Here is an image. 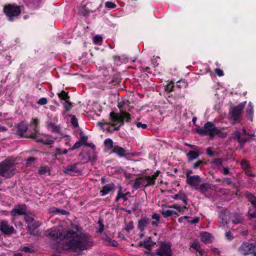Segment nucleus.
Masks as SVG:
<instances>
[{"instance_id": "obj_1", "label": "nucleus", "mask_w": 256, "mask_h": 256, "mask_svg": "<svg viewBox=\"0 0 256 256\" xmlns=\"http://www.w3.org/2000/svg\"><path fill=\"white\" fill-rule=\"evenodd\" d=\"M45 235L56 240L62 241V246L64 250L74 252L82 251L92 245L90 237L83 232L82 228L77 222H71L66 228L58 226L46 230Z\"/></svg>"}, {"instance_id": "obj_2", "label": "nucleus", "mask_w": 256, "mask_h": 256, "mask_svg": "<svg viewBox=\"0 0 256 256\" xmlns=\"http://www.w3.org/2000/svg\"><path fill=\"white\" fill-rule=\"evenodd\" d=\"M118 102V107L120 109V112H112L110 114V123L114 126L112 130L108 129V130L110 132L118 130L124 122H129L132 119L130 114L126 110H130L132 108L130 104L132 102L126 97L119 98Z\"/></svg>"}, {"instance_id": "obj_3", "label": "nucleus", "mask_w": 256, "mask_h": 256, "mask_svg": "<svg viewBox=\"0 0 256 256\" xmlns=\"http://www.w3.org/2000/svg\"><path fill=\"white\" fill-rule=\"evenodd\" d=\"M196 132L202 135H208L212 138L215 136L226 137V134L222 133L221 130L215 126V124L210 122H206L204 127L196 130Z\"/></svg>"}, {"instance_id": "obj_4", "label": "nucleus", "mask_w": 256, "mask_h": 256, "mask_svg": "<svg viewBox=\"0 0 256 256\" xmlns=\"http://www.w3.org/2000/svg\"><path fill=\"white\" fill-rule=\"evenodd\" d=\"M246 102H242L237 106L232 107L228 113V120L232 124L241 122L242 118L241 114L242 112Z\"/></svg>"}, {"instance_id": "obj_5", "label": "nucleus", "mask_w": 256, "mask_h": 256, "mask_svg": "<svg viewBox=\"0 0 256 256\" xmlns=\"http://www.w3.org/2000/svg\"><path fill=\"white\" fill-rule=\"evenodd\" d=\"M15 166L10 160H6L0 163V175L7 178L14 175Z\"/></svg>"}, {"instance_id": "obj_6", "label": "nucleus", "mask_w": 256, "mask_h": 256, "mask_svg": "<svg viewBox=\"0 0 256 256\" xmlns=\"http://www.w3.org/2000/svg\"><path fill=\"white\" fill-rule=\"evenodd\" d=\"M4 12L10 21L14 20V18L18 16L21 13V8L19 6L12 4H8L4 6Z\"/></svg>"}, {"instance_id": "obj_7", "label": "nucleus", "mask_w": 256, "mask_h": 256, "mask_svg": "<svg viewBox=\"0 0 256 256\" xmlns=\"http://www.w3.org/2000/svg\"><path fill=\"white\" fill-rule=\"evenodd\" d=\"M122 78L120 74L116 73L114 74L112 80L106 84V88H110L109 94L111 96H118L120 95L118 90L114 88L121 82Z\"/></svg>"}, {"instance_id": "obj_8", "label": "nucleus", "mask_w": 256, "mask_h": 256, "mask_svg": "<svg viewBox=\"0 0 256 256\" xmlns=\"http://www.w3.org/2000/svg\"><path fill=\"white\" fill-rule=\"evenodd\" d=\"M255 250L254 244L244 242L238 248V251L240 254L244 256L252 254L254 256H256V253L254 252Z\"/></svg>"}, {"instance_id": "obj_9", "label": "nucleus", "mask_w": 256, "mask_h": 256, "mask_svg": "<svg viewBox=\"0 0 256 256\" xmlns=\"http://www.w3.org/2000/svg\"><path fill=\"white\" fill-rule=\"evenodd\" d=\"M18 134L22 137L34 138V133L29 132L28 125L24 122L20 123L18 126Z\"/></svg>"}, {"instance_id": "obj_10", "label": "nucleus", "mask_w": 256, "mask_h": 256, "mask_svg": "<svg viewBox=\"0 0 256 256\" xmlns=\"http://www.w3.org/2000/svg\"><path fill=\"white\" fill-rule=\"evenodd\" d=\"M157 256H172L170 244L166 243H162L157 249Z\"/></svg>"}, {"instance_id": "obj_11", "label": "nucleus", "mask_w": 256, "mask_h": 256, "mask_svg": "<svg viewBox=\"0 0 256 256\" xmlns=\"http://www.w3.org/2000/svg\"><path fill=\"white\" fill-rule=\"evenodd\" d=\"M25 220L28 224V226L30 234H34L32 231L39 226L40 224L32 216L28 214L25 216Z\"/></svg>"}, {"instance_id": "obj_12", "label": "nucleus", "mask_w": 256, "mask_h": 256, "mask_svg": "<svg viewBox=\"0 0 256 256\" xmlns=\"http://www.w3.org/2000/svg\"><path fill=\"white\" fill-rule=\"evenodd\" d=\"M202 182V178L198 175H194L192 177L188 178L186 179V183L190 185V186L195 190H197L199 187V184Z\"/></svg>"}, {"instance_id": "obj_13", "label": "nucleus", "mask_w": 256, "mask_h": 256, "mask_svg": "<svg viewBox=\"0 0 256 256\" xmlns=\"http://www.w3.org/2000/svg\"><path fill=\"white\" fill-rule=\"evenodd\" d=\"M0 230L4 234H10L13 233L14 229L8 224L7 221L2 220L0 223Z\"/></svg>"}, {"instance_id": "obj_14", "label": "nucleus", "mask_w": 256, "mask_h": 256, "mask_svg": "<svg viewBox=\"0 0 256 256\" xmlns=\"http://www.w3.org/2000/svg\"><path fill=\"white\" fill-rule=\"evenodd\" d=\"M64 172L67 174H74L79 173L80 170L77 166V164H70L64 168Z\"/></svg>"}, {"instance_id": "obj_15", "label": "nucleus", "mask_w": 256, "mask_h": 256, "mask_svg": "<svg viewBox=\"0 0 256 256\" xmlns=\"http://www.w3.org/2000/svg\"><path fill=\"white\" fill-rule=\"evenodd\" d=\"M115 188V184L112 182L106 184L102 187V190L100 191V195L104 196L110 192L113 191Z\"/></svg>"}, {"instance_id": "obj_16", "label": "nucleus", "mask_w": 256, "mask_h": 256, "mask_svg": "<svg viewBox=\"0 0 256 256\" xmlns=\"http://www.w3.org/2000/svg\"><path fill=\"white\" fill-rule=\"evenodd\" d=\"M170 208H169V206L168 208L164 205L162 206L160 212L164 217L170 216L174 214L178 215L176 211L171 210Z\"/></svg>"}, {"instance_id": "obj_17", "label": "nucleus", "mask_w": 256, "mask_h": 256, "mask_svg": "<svg viewBox=\"0 0 256 256\" xmlns=\"http://www.w3.org/2000/svg\"><path fill=\"white\" fill-rule=\"evenodd\" d=\"M26 213V208L25 206H18V208H14L10 212V214L12 216H16L17 215H23Z\"/></svg>"}, {"instance_id": "obj_18", "label": "nucleus", "mask_w": 256, "mask_h": 256, "mask_svg": "<svg viewBox=\"0 0 256 256\" xmlns=\"http://www.w3.org/2000/svg\"><path fill=\"white\" fill-rule=\"evenodd\" d=\"M90 4H87L84 6H80L78 9V12L84 16H88L90 15V13H92L94 11L89 8V6Z\"/></svg>"}, {"instance_id": "obj_19", "label": "nucleus", "mask_w": 256, "mask_h": 256, "mask_svg": "<svg viewBox=\"0 0 256 256\" xmlns=\"http://www.w3.org/2000/svg\"><path fill=\"white\" fill-rule=\"evenodd\" d=\"M229 221V216L226 210L222 212L219 215V222L224 226L226 225Z\"/></svg>"}, {"instance_id": "obj_20", "label": "nucleus", "mask_w": 256, "mask_h": 256, "mask_svg": "<svg viewBox=\"0 0 256 256\" xmlns=\"http://www.w3.org/2000/svg\"><path fill=\"white\" fill-rule=\"evenodd\" d=\"M150 220L147 218H142L138 222V228L142 232L144 230L145 228L150 224Z\"/></svg>"}, {"instance_id": "obj_21", "label": "nucleus", "mask_w": 256, "mask_h": 256, "mask_svg": "<svg viewBox=\"0 0 256 256\" xmlns=\"http://www.w3.org/2000/svg\"><path fill=\"white\" fill-rule=\"evenodd\" d=\"M188 85V82L185 80H178L175 84V88L176 92H178L180 91L182 88H185Z\"/></svg>"}, {"instance_id": "obj_22", "label": "nucleus", "mask_w": 256, "mask_h": 256, "mask_svg": "<svg viewBox=\"0 0 256 256\" xmlns=\"http://www.w3.org/2000/svg\"><path fill=\"white\" fill-rule=\"evenodd\" d=\"M70 97H62V105L66 110L68 112L73 106V104L69 101Z\"/></svg>"}, {"instance_id": "obj_23", "label": "nucleus", "mask_w": 256, "mask_h": 256, "mask_svg": "<svg viewBox=\"0 0 256 256\" xmlns=\"http://www.w3.org/2000/svg\"><path fill=\"white\" fill-rule=\"evenodd\" d=\"M146 184L144 176L140 177L136 180L135 182L132 185V188L135 190H138L140 186H144Z\"/></svg>"}, {"instance_id": "obj_24", "label": "nucleus", "mask_w": 256, "mask_h": 256, "mask_svg": "<svg viewBox=\"0 0 256 256\" xmlns=\"http://www.w3.org/2000/svg\"><path fill=\"white\" fill-rule=\"evenodd\" d=\"M39 124V120L37 118H32V121L30 123V127L32 128L33 131L32 132L34 133V136L38 132L39 130L38 128Z\"/></svg>"}, {"instance_id": "obj_25", "label": "nucleus", "mask_w": 256, "mask_h": 256, "mask_svg": "<svg viewBox=\"0 0 256 256\" xmlns=\"http://www.w3.org/2000/svg\"><path fill=\"white\" fill-rule=\"evenodd\" d=\"M201 240L204 243H210L212 241V236L207 232H204L200 234Z\"/></svg>"}, {"instance_id": "obj_26", "label": "nucleus", "mask_w": 256, "mask_h": 256, "mask_svg": "<svg viewBox=\"0 0 256 256\" xmlns=\"http://www.w3.org/2000/svg\"><path fill=\"white\" fill-rule=\"evenodd\" d=\"M190 246L191 248L196 250L201 255L203 254L204 250L201 248L199 242L198 240H194L190 244Z\"/></svg>"}, {"instance_id": "obj_27", "label": "nucleus", "mask_w": 256, "mask_h": 256, "mask_svg": "<svg viewBox=\"0 0 256 256\" xmlns=\"http://www.w3.org/2000/svg\"><path fill=\"white\" fill-rule=\"evenodd\" d=\"M244 218L242 214H234L232 216V221L234 224H241Z\"/></svg>"}, {"instance_id": "obj_28", "label": "nucleus", "mask_w": 256, "mask_h": 256, "mask_svg": "<svg viewBox=\"0 0 256 256\" xmlns=\"http://www.w3.org/2000/svg\"><path fill=\"white\" fill-rule=\"evenodd\" d=\"M200 154V153L198 152L190 150L186 154V156L188 161H192L196 159Z\"/></svg>"}, {"instance_id": "obj_29", "label": "nucleus", "mask_w": 256, "mask_h": 256, "mask_svg": "<svg viewBox=\"0 0 256 256\" xmlns=\"http://www.w3.org/2000/svg\"><path fill=\"white\" fill-rule=\"evenodd\" d=\"M113 152L120 156H123L126 154V150L124 148L119 146H114Z\"/></svg>"}, {"instance_id": "obj_30", "label": "nucleus", "mask_w": 256, "mask_h": 256, "mask_svg": "<svg viewBox=\"0 0 256 256\" xmlns=\"http://www.w3.org/2000/svg\"><path fill=\"white\" fill-rule=\"evenodd\" d=\"M174 200H181L183 201L185 204H186V198L185 194L182 192H179L176 194L174 195L173 197Z\"/></svg>"}, {"instance_id": "obj_31", "label": "nucleus", "mask_w": 256, "mask_h": 256, "mask_svg": "<svg viewBox=\"0 0 256 256\" xmlns=\"http://www.w3.org/2000/svg\"><path fill=\"white\" fill-rule=\"evenodd\" d=\"M234 134V138L238 140L240 143H244L247 140V139L242 136L240 132L238 131H236Z\"/></svg>"}, {"instance_id": "obj_32", "label": "nucleus", "mask_w": 256, "mask_h": 256, "mask_svg": "<svg viewBox=\"0 0 256 256\" xmlns=\"http://www.w3.org/2000/svg\"><path fill=\"white\" fill-rule=\"evenodd\" d=\"M155 242L151 240V239L149 238L148 239L144 240L143 242V246L147 249H150L152 248Z\"/></svg>"}, {"instance_id": "obj_33", "label": "nucleus", "mask_w": 256, "mask_h": 256, "mask_svg": "<svg viewBox=\"0 0 256 256\" xmlns=\"http://www.w3.org/2000/svg\"><path fill=\"white\" fill-rule=\"evenodd\" d=\"M248 216L249 218L252 220L256 216V205L252 206V207L250 208Z\"/></svg>"}, {"instance_id": "obj_34", "label": "nucleus", "mask_w": 256, "mask_h": 256, "mask_svg": "<svg viewBox=\"0 0 256 256\" xmlns=\"http://www.w3.org/2000/svg\"><path fill=\"white\" fill-rule=\"evenodd\" d=\"M144 178L146 181H147V183L144 184V187L152 185L154 184L155 180L152 176H144Z\"/></svg>"}, {"instance_id": "obj_35", "label": "nucleus", "mask_w": 256, "mask_h": 256, "mask_svg": "<svg viewBox=\"0 0 256 256\" xmlns=\"http://www.w3.org/2000/svg\"><path fill=\"white\" fill-rule=\"evenodd\" d=\"M199 188L197 189L200 190L202 192L204 193L210 188V185L207 183L200 184Z\"/></svg>"}, {"instance_id": "obj_36", "label": "nucleus", "mask_w": 256, "mask_h": 256, "mask_svg": "<svg viewBox=\"0 0 256 256\" xmlns=\"http://www.w3.org/2000/svg\"><path fill=\"white\" fill-rule=\"evenodd\" d=\"M165 90L168 92H176V90L175 88V84L174 82L171 81L166 86Z\"/></svg>"}, {"instance_id": "obj_37", "label": "nucleus", "mask_w": 256, "mask_h": 256, "mask_svg": "<svg viewBox=\"0 0 256 256\" xmlns=\"http://www.w3.org/2000/svg\"><path fill=\"white\" fill-rule=\"evenodd\" d=\"M224 161V160L221 158H216L212 161V163L214 166L218 167V170H220V168L222 166Z\"/></svg>"}, {"instance_id": "obj_38", "label": "nucleus", "mask_w": 256, "mask_h": 256, "mask_svg": "<svg viewBox=\"0 0 256 256\" xmlns=\"http://www.w3.org/2000/svg\"><path fill=\"white\" fill-rule=\"evenodd\" d=\"M246 196L248 201L251 202L252 206L256 205V198L254 194H252L250 193H248L246 194Z\"/></svg>"}, {"instance_id": "obj_39", "label": "nucleus", "mask_w": 256, "mask_h": 256, "mask_svg": "<svg viewBox=\"0 0 256 256\" xmlns=\"http://www.w3.org/2000/svg\"><path fill=\"white\" fill-rule=\"evenodd\" d=\"M48 128H50L54 132H60V128L58 126L56 125L54 123L50 122L48 124Z\"/></svg>"}, {"instance_id": "obj_40", "label": "nucleus", "mask_w": 256, "mask_h": 256, "mask_svg": "<svg viewBox=\"0 0 256 256\" xmlns=\"http://www.w3.org/2000/svg\"><path fill=\"white\" fill-rule=\"evenodd\" d=\"M169 208H174L178 212H183L184 210L186 208V206H181L179 204H175L172 206H170Z\"/></svg>"}, {"instance_id": "obj_41", "label": "nucleus", "mask_w": 256, "mask_h": 256, "mask_svg": "<svg viewBox=\"0 0 256 256\" xmlns=\"http://www.w3.org/2000/svg\"><path fill=\"white\" fill-rule=\"evenodd\" d=\"M183 220H188V222L190 224H195L198 222V218H194L188 216H182Z\"/></svg>"}, {"instance_id": "obj_42", "label": "nucleus", "mask_w": 256, "mask_h": 256, "mask_svg": "<svg viewBox=\"0 0 256 256\" xmlns=\"http://www.w3.org/2000/svg\"><path fill=\"white\" fill-rule=\"evenodd\" d=\"M104 144L108 149H111L113 147V142L110 138H106L104 140Z\"/></svg>"}, {"instance_id": "obj_43", "label": "nucleus", "mask_w": 256, "mask_h": 256, "mask_svg": "<svg viewBox=\"0 0 256 256\" xmlns=\"http://www.w3.org/2000/svg\"><path fill=\"white\" fill-rule=\"evenodd\" d=\"M254 112L253 108L251 106H249L246 110V114L250 120H252V114Z\"/></svg>"}, {"instance_id": "obj_44", "label": "nucleus", "mask_w": 256, "mask_h": 256, "mask_svg": "<svg viewBox=\"0 0 256 256\" xmlns=\"http://www.w3.org/2000/svg\"><path fill=\"white\" fill-rule=\"evenodd\" d=\"M105 7L110 9H114L116 8V5L114 2L108 1L105 3Z\"/></svg>"}, {"instance_id": "obj_45", "label": "nucleus", "mask_w": 256, "mask_h": 256, "mask_svg": "<svg viewBox=\"0 0 256 256\" xmlns=\"http://www.w3.org/2000/svg\"><path fill=\"white\" fill-rule=\"evenodd\" d=\"M102 41V38L99 35H96L93 38V42L94 44H99Z\"/></svg>"}, {"instance_id": "obj_46", "label": "nucleus", "mask_w": 256, "mask_h": 256, "mask_svg": "<svg viewBox=\"0 0 256 256\" xmlns=\"http://www.w3.org/2000/svg\"><path fill=\"white\" fill-rule=\"evenodd\" d=\"M70 122L74 126V127L78 126V119L76 118V117L75 116H74V115L71 116Z\"/></svg>"}, {"instance_id": "obj_47", "label": "nucleus", "mask_w": 256, "mask_h": 256, "mask_svg": "<svg viewBox=\"0 0 256 256\" xmlns=\"http://www.w3.org/2000/svg\"><path fill=\"white\" fill-rule=\"evenodd\" d=\"M49 168L47 166L40 167L38 170V173L40 174H44L49 172Z\"/></svg>"}, {"instance_id": "obj_48", "label": "nucleus", "mask_w": 256, "mask_h": 256, "mask_svg": "<svg viewBox=\"0 0 256 256\" xmlns=\"http://www.w3.org/2000/svg\"><path fill=\"white\" fill-rule=\"evenodd\" d=\"M113 59L118 65H120L122 62V58L120 56H113Z\"/></svg>"}, {"instance_id": "obj_49", "label": "nucleus", "mask_w": 256, "mask_h": 256, "mask_svg": "<svg viewBox=\"0 0 256 256\" xmlns=\"http://www.w3.org/2000/svg\"><path fill=\"white\" fill-rule=\"evenodd\" d=\"M82 146V143L80 142H76L74 144L71 148H69L68 150L69 151H72L76 149H77L80 147Z\"/></svg>"}, {"instance_id": "obj_50", "label": "nucleus", "mask_w": 256, "mask_h": 256, "mask_svg": "<svg viewBox=\"0 0 256 256\" xmlns=\"http://www.w3.org/2000/svg\"><path fill=\"white\" fill-rule=\"evenodd\" d=\"M109 120H110V119L109 118ZM98 125L101 127V128H102L103 126L104 125H111L113 126L110 123V121L109 122H106L104 120H102V122H98Z\"/></svg>"}, {"instance_id": "obj_51", "label": "nucleus", "mask_w": 256, "mask_h": 256, "mask_svg": "<svg viewBox=\"0 0 256 256\" xmlns=\"http://www.w3.org/2000/svg\"><path fill=\"white\" fill-rule=\"evenodd\" d=\"M36 141L41 142L43 143L44 144H47V145H50L54 143V140H44L41 138L36 140Z\"/></svg>"}, {"instance_id": "obj_52", "label": "nucleus", "mask_w": 256, "mask_h": 256, "mask_svg": "<svg viewBox=\"0 0 256 256\" xmlns=\"http://www.w3.org/2000/svg\"><path fill=\"white\" fill-rule=\"evenodd\" d=\"M88 140V136H84V135H80V141L81 143L84 144L86 146H88V144H86V142Z\"/></svg>"}, {"instance_id": "obj_53", "label": "nucleus", "mask_w": 256, "mask_h": 256, "mask_svg": "<svg viewBox=\"0 0 256 256\" xmlns=\"http://www.w3.org/2000/svg\"><path fill=\"white\" fill-rule=\"evenodd\" d=\"M214 72L218 76H222L224 75L223 70L220 68H216L214 70Z\"/></svg>"}, {"instance_id": "obj_54", "label": "nucleus", "mask_w": 256, "mask_h": 256, "mask_svg": "<svg viewBox=\"0 0 256 256\" xmlns=\"http://www.w3.org/2000/svg\"><path fill=\"white\" fill-rule=\"evenodd\" d=\"M225 236H226V238L229 240H232L234 238L233 234L230 232H226Z\"/></svg>"}, {"instance_id": "obj_55", "label": "nucleus", "mask_w": 256, "mask_h": 256, "mask_svg": "<svg viewBox=\"0 0 256 256\" xmlns=\"http://www.w3.org/2000/svg\"><path fill=\"white\" fill-rule=\"evenodd\" d=\"M186 179L190 177H192V174H194L193 171L192 170L188 169L186 170Z\"/></svg>"}, {"instance_id": "obj_56", "label": "nucleus", "mask_w": 256, "mask_h": 256, "mask_svg": "<svg viewBox=\"0 0 256 256\" xmlns=\"http://www.w3.org/2000/svg\"><path fill=\"white\" fill-rule=\"evenodd\" d=\"M241 166H242V168L244 170H246V169L249 168L247 162L244 160H243L242 161Z\"/></svg>"}, {"instance_id": "obj_57", "label": "nucleus", "mask_w": 256, "mask_h": 256, "mask_svg": "<svg viewBox=\"0 0 256 256\" xmlns=\"http://www.w3.org/2000/svg\"><path fill=\"white\" fill-rule=\"evenodd\" d=\"M204 164V161L202 160H198V162H196L194 164V168H197L199 166H200L201 165L203 164Z\"/></svg>"}, {"instance_id": "obj_58", "label": "nucleus", "mask_w": 256, "mask_h": 256, "mask_svg": "<svg viewBox=\"0 0 256 256\" xmlns=\"http://www.w3.org/2000/svg\"><path fill=\"white\" fill-rule=\"evenodd\" d=\"M47 102L46 98L43 97L38 100V104L40 105H44L47 103Z\"/></svg>"}, {"instance_id": "obj_59", "label": "nucleus", "mask_w": 256, "mask_h": 256, "mask_svg": "<svg viewBox=\"0 0 256 256\" xmlns=\"http://www.w3.org/2000/svg\"><path fill=\"white\" fill-rule=\"evenodd\" d=\"M136 126L138 128H142V129H145L147 128V125L145 124H142L140 122H137L136 124Z\"/></svg>"}, {"instance_id": "obj_60", "label": "nucleus", "mask_w": 256, "mask_h": 256, "mask_svg": "<svg viewBox=\"0 0 256 256\" xmlns=\"http://www.w3.org/2000/svg\"><path fill=\"white\" fill-rule=\"evenodd\" d=\"M222 172L224 175H228L230 174L229 171V168L228 167H224L222 168Z\"/></svg>"}, {"instance_id": "obj_61", "label": "nucleus", "mask_w": 256, "mask_h": 256, "mask_svg": "<svg viewBox=\"0 0 256 256\" xmlns=\"http://www.w3.org/2000/svg\"><path fill=\"white\" fill-rule=\"evenodd\" d=\"M152 217L153 219L156 220V221L160 222V216L158 214L156 213L153 214Z\"/></svg>"}, {"instance_id": "obj_62", "label": "nucleus", "mask_w": 256, "mask_h": 256, "mask_svg": "<svg viewBox=\"0 0 256 256\" xmlns=\"http://www.w3.org/2000/svg\"><path fill=\"white\" fill-rule=\"evenodd\" d=\"M68 92H66L64 90H62L60 93H58V96H68Z\"/></svg>"}, {"instance_id": "obj_63", "label": "nucleus", "mask_w": 256, "mask_h": 256, "mask_svg": "<svg viewBox=\"0 0 256 256\" xmlns=\"http://www.w3.org/2000/svg\"><path fill=\"white\" fill-rule=\"evenodd\" d=\"M245 173L248 176H254V174H252L250 168L245 170Z\"/></svg>"}, {"instance_id": "obj_64", "label": "nucleus", "mask_w": 256, "mask_h": 256, "mask_svg": "<svg viewBox=\"0 0 256 256\" xmlns=\"http://www.w3.org/2000/svg\"><path fill=\"white\" fill-rule=\"evenodd\" d=\"M112 240L109 238H107L106 239H104V244L107 246H110V240Z\"/></svg>"}]
</instances>
